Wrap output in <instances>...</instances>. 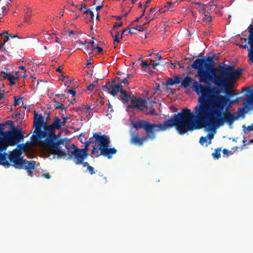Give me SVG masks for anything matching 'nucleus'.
Returning a JSON list of instances; mask_svg holds the SVG:
<instances>
[{
	"mask_svg": "<svg viewBox=\"0 0 253 253\" xmlns=\"http://www.w3.org/2000/svg\"><path fill=\"white\" fill-rule=\"evenodd\" d=\"M242 69L234 66L218 65L212 71V83L214 86H202V95L200 97L199 105L195 109L198 114L197 124L190 123L191 130L203 127L210 128L219 127L226 123L231 126L238 119L239 116L229 111L230 107L238 103L240 97L231 100L229 96L221 94L219 88L225 91H232V86L240 78Z\"/></svg>",
	"mask_w": 253,
	"mask_h": 253,
	"instance_id": "f257e3e1",
	"label": "nucleus"
},
{
	"mask_svg": "<svg viewBox=\"0 0 253 253\" xmlns=\"http://www.w3.org/2000/svg\"><path fill=\"white\" fill-rule=\"evenodd\" d=\"M44 119L42 114L34 113V134L31 136L34 143L42 142L52 154L63 156L65 153L61 150L60 145L63 144L64 140L58 138L55 133V129H60L62 126L61 120L55 116L54 121L49 125L44 126Z\"/></svg>",
	"mask_w": 253,
	"mask_h": 253,
	"instance_id": "f03ea898",
	"label": "nucleus"
},
{
	"mask_svg": "<svg viewBox=\"0 0 253 253\" xmlns=\"http://www.w3.org/2000/svg\"><path fill=\"white\" fill-rule=\"evenodd\" d=\"M190 112L186 109L182 112L175 114L173 117L163 123H151L147 121H137L133 124V126L136 130L143 128L146 133L156 134V131H164L172 126H175L176 129L180 134H184L188 131H191L189 123L186 122Z\"/></svg>",
	"mask_w": 253,
	"mask_h": 253,
	"instance_id": "7ed1b4c3",
	"label": "nucleus"
},
{
	"mask_svg": "<svg viewBox=\"0 0 253 253\" xmlns=\"http://www.w3.org/2000/svg\"><path fill=\"white\" fill-rule=\"evenodd\" d=\"M193 83V84L192 85L193 90L197 94L199 95V97L198 98V104L194 108V112H191L190 109L188 108H185L182 110L181 112H182L183 110L187 109L189 110L190 112V114L188 116L187 120H186V122L187 121L188 123H192L194 124H196V121L198 120V114L196 112L195 109L199 105V100L200 97L202 95V87L200 85L202 86H211L210 84H199V82L192 79L191 77L189 76H186L184 78L182 81L181 83V86L184 87V88H187L188 86H189L191 83Z\"/></svg>",
	"mask_w": 253,
	"mask_h": 253,
	"instance_id": "20e7f679",
	"label": "nucleus"
},
{
	"mask_svg": "<svg viewBox=\"0 0 253 253\" xmlns=\"http://www.w3.org/2000/svg\"><path fill=\"white\" fill-rule=\"evenodd\" d=\"M9 161L12 163L16 169H24L30 176H33L32 170L37 167L36 162L34 161H26L21 156V153L17 149H15L9 154Z\"/></svg>",
	"mask_w": 253,
	"mask_h": 253,
	"instance_id": "39448f33",
	"label": "nucleus"
},
{
	"mask_svg": "<svg viewBox=\"0 0 253 253\" xmlns=\"http://www.w3.org/2000/svg\"><path fill=\"white\" fill-rule=\"evenodd\" d=\"M4 137H0V144L4 149H7L8 146H13L23 140L24 136L22 133V128H17L13 127L10 130L5 131Z\"/></svg>",
	"mask_w": 253,
	"mask_h": 253,
	"instance_id": "423d86ee",
	"label": "nucleus"
},
{
	"mask_svg": "<svg viewBox=\"0 0 253 253\" xmlns=\"http://www.w3.org/2000/svg\"><path fill=\"white\" fill-rule=\"evenodd\" d=\"M210 66L211 65L206 62L205 58H198L191 65L192 68L198 70L197 77L199 78L200 83L206 84L210 79V75L208 73Z\"/></svg>",
	"mask_w": 253,
	"mask_h": 253,
	"instance_id": "0eeeda50",
	"label": "nucleus"
},
{
	"mask_svg": "<svg viewBox=\"0 0 253 253\" xmlns=\"http://www.w3.org/2000/svg\"><path fill=\"white\" fill-rule=\"evenodd\" d=\"M102 90L108 91L113 96L115 97L117 94L120 92V97L122 101L124 103H128L130 101L131 97L128 93L123 89L121 83L116 84L114 80L112 82H108L103 86Z\"/></svg>",
	"mask_w": 253,
	"mask_h": 253,
	"instance_id": "6e6552de",
	"label": "nucleus"
},
{
	"mask_svg": "<svg viewBox=\"0 0 253 253\" xmlns=\"http://www.w3.org/2000/svg\"><path fill=\"white\" fill-rule=\"evenodd\" d=\"M92 137L93 138V143L96 145V142H98L97 146H92V152L90 155L91 157L94 158V154H97V152H99L100 149L105 147L109 146L110 140L108 136L105 134L102 135L100 132L94 133Z\"/></svg>",
	"mask_w": 253,
	"mask_h": 253,
	"instance_id": "1a4fd4ad",
	"label": "nucleus"
},
{
	"mask_svg": "<svg viewBox=\"0 0 253 253\" xmlns=\"http://www.w3.org/2000/svg\"><path fill=\"white\" fill-rule=\"evenodd\" d=\"M246 99L243 108H239L238 111L239 115H243L248 111L253 110V89L250 90L246 94Z\"/></svg>",
	"mask_w": 253,
	"mask_h": 253,
	"instance_id": "9d476101",
	"label": "nucleus"
},
{
	"mask_svg": "<svg viewBox=\"0 0 253 253\" xmlns=\"http://www.w3.org/2000/svg\"><path fill=\"white\" fill-rule=\"evenodd\" d=\"M156 137V134L146 133L145 136L139 137L138 134H133L130 138V143L139 146H142L144 142L149 140H153Z\"/></svg>",
	"mask_w": 253,
	"mask_h": 253,
	"instance_id": "9b49d317",
	"label": "nucleus"
},
{
	"mask_svg": "<svg viewBox=\"0 0 253 253\" xmlns=\"http://www.w3.org/2000/svg\"><path fill=\"white\" fill-rule=\"evenodd\" d=\"M86 141L85 140V141L84 142V143H85L84 148L80 149V164H82L84 167H86V169H87L88 167L90 166L87 162H84V161L88 157L87 151L88 150L89 145L90 144H93L94 141L92 139Z\"/></svg>",
	"mask_w": 253,
	"mask_h": 253,
	"instance_id": "f8f14e48",
	"label": "nucleus"
},
{
	"mask_svg": "<svg viewBox=\"0 0 253 253\" xmlns=\"http://www.w3.org/2000/svg\"><path fill=\"white\" fill-rule=\"evenodd\" d=\"M109 146L105 147L100 149V153L97 152V154H94V157H98L100 156H103L107 157L109 159L112 158V156L116 154L117 152V149L115 147L109 148Z\"/></svg>",
	"mask_w": 253,
	"mask_h": 253,
	"instance_id": "ddd939ff",
	"label": "nucleus"
},
{
	"mask_svg": "<svg viewBox=\"0 0 253 253\" xmlns=\"http://www.w3.org/2000/svg\"><path fill=\"white\" fill-rule=\"evenodd\" d=\"M67 152H65V155L63 156L67 157L69 155V158L74 156L75 162L76 164H79V149L75 145L72 144V146L67 147Z\"/></svg>",
	"mask_w": 253,
	"mask_h": 253,
	"instance_id": "4468645a",
	"label": "nucleus"
},
{
	"mask_svg": "<svg viewBox=\"0 0 253 253\" xmlns=\"http://www.w3.org/2000/svg\"><path fill=\"white\" fill-rule=\"evenodd\" d=\"M130 102L131 105H129V107L145 111L143 109V107L145 106V105L146 103V101L145 99H143L141 97H135L134 99H131Z\"/></svg>",
	"mask_w": 253,
	"mask_h": 253,
	"instance_id": "2eb2a0df",
	"label": "nucleus"
},
{
	"mask_svg": "<svg viewBox=\"0 0 253 253\" xmlns=\"http://www.w3.org/2000/svg\"><path fill=\"white\" fill-rule=\"evenodd\" d=\"M2 145L0 144V164L3 165L5 168H9L10 166V164L7 161V159H9V155H8L6 153L4 152L2 153L3 151H4L6 149H4Z\"/></svg>",
	"mask_w": 253,
	"mask_h": 253,
	"instance_id": "dca6fc26",
	"label": "nucleus"
},
{
	"mask_svg": "<svg viewBox=\"0 0 253 253\" xmlns=\"http://www.w3.org/2000/svg\"><path fill=\"white\" fill-rule=\"evenodd\" d=\"M80 46H81L80 50H82L84 53L90 54L92 52V47L89 42L85 41L84 42L80 41Z\"/></svg>",
	"mask_w": 253,
	"mask_h": 253,
	"instance_id": "f3484780",
	"label": "nucleus"
},
{
	"mask_svg": "<svg viewBox=\"0 0 253 253\" xmlns=\"http://www.w3.org/2000/svg\"><path fill=\"white\" fill-rule=\"evenodd\" d=\"M84 17V22L87 23L93 20L94 14L92 11L90 9H86L85 11H83L82 15H80V17Z\"/></svg>",
	"mask_w": 253,
	"mask_h": 253,
	"instance_id": "a211bd4d",
	"label": "nucleus"
},
{
	"mask_svg": "<svg viewBox=\"0 0 253 253\" xmlns=\"http://www.w3.org/2000/svg\"><path fill=\"white\" fill-rule=\"evenodd\" d=\"M215 54H213L212 56H208L206 59V62L207 61L209 63H208L209 65H211V66H210V70L209 71H210V72L211 73V74H212V71L213 69H214L215 68H213V63H214V58L215 57ZM212 78H213V75H212V77L211 78V80H212Z\"/></svg>",
	"mask_w": 253,
	"mask_h": 253,
	"instance_id": "6ab92c4d",
	"label": "nucleus"
},
{
	"mask_svg": "<svg viewBox=\"0 0 253 253\" xmlns=\"http://www.w3.org/2000/svg\"><path fill=\"white\" fill-rule=\"evenodd\" d=\"M93 138L92 137L89 138L88 132L84 131L80 133V142L83 144H85V143H84L85 140L87 141L89 140V139H92L93 140Z\"/></svg>",
	"mask_w": 253,
	"mask_h": 253,
	"instance_id": "aec40b11",
	"label": "nucleus"
},
{
	"mask_svg": "<svg viewBox=\"0 0 253 253\" xmlns=\"http://www.w3.org/2000/svg\"><path fill=\"white\" fill-rule=\"evenodd\" d=\"M154 104V102L153 101H149L148 103H146V105H145L144 108L147 109L148 106L151 108V110L149 112L145 111L146 114L147 115H154L155 113V111L154 109H153V107Z\"/></svg>",
	"mask_w": 253,
	"mask_h": 253,
	"instance_id": "412c9836",
	"label": "nucleus"
},
{
	"mask_svg": "<svg viewBox=\"0 0 253 253\" xmlns=\"http://www.w3.org/2000/svg\"><path fill=\"white\" fill-rule=\"evenodd\" d=\"M208 138L211 139L213 138V135L211 134H208L206 137L202 136L200 139L199 142L202 145H203L204 144L207 142Z\"/></svg>",
	"mask_w": 253,
	"mask_h": 253,
	"instance_id": "4be33fe9",
	"label": "nucleus"
},
{
	"mask_svg": "<svg viewBox=\"0 0 253 253\" xmlns=\"http://www.w3.org/2000/svg\"><path fill=\"white\" fill-rule=\"evenodd\" d=\"M221 150V149L220 148H217L215 149L214 152L212 154V156L213 157V158L215 159H218L220 157Z\"/></svg>",
	"mask_w": 253,
	"mask_h": 253,
	"instance_id": "5701e85b",
	"label": "nucleus"
},
{
	"mask_svg": "<svg viewBox=\"0 0 253 253\" xmlns=\"http://www.w3.org/2000/svg\"><path fill=\"white\" fill-rule=\"evenodd\" d=\"M97 85H98V80H96L94 82H93L92 83L90 84L87 86V90L92 91L93 90L94 88Z\"/></svg>",
	"mask_w": 253,
	"mask_h": 253,
	"instance_id": "b1692460",
	"label": "nucleus"
},
{
	"mask_svg": "<svg viewBox=\"0 0 253 253\" xmlns=\"http://www.w3.org/2000/svg\"><path fill=\"white\" fill-rule=\"evenodd\" d=\"M243 130L245 133H248V132L251 131L253 130V125H251V126H246L245 125H244L242 126Z\"/></svg>",
	"mask_w": 253,
	"mask_h": 253,
	"instance_id": "393cba45",
	"label": "nucleus"
},
{
	"mask_svg": "<svg viewBox=\"0 0 253 253\" xmlns=\"http://www.w3.org/2000/svg\"><path fill=\"white\" fill-rule=\"evenodd\" d=\"M6 77H7V80L9 82L13 80H15L16 79H18L19 77H15L14 75H13L9 73H6V75H5Z\"/></svg>",
	"mask_w": 253,
	"mask_h": 253,
	"instance_id": "a878e982",
	"label": "nucleus"
},
{
	"mask_svg": "<svg viewBox=\"0 0 253 253\" xmlns=\"http://www.w3.org/2000/svg\"><path fill=\"white\" fill-rule=\"evenodd\" d=\"M112 37L114 38V47L116 48V44H118L120 42V40L119 38V33L118 32H117L114 36L112 34Z\"/></svg>",
	"mask_w": 253,
	"mask_h": 253,
	"instance_id": "bb28decb",
	"label": "nucleus"
},
{
	"mask_svg": "<svg viewBox=\"0 0 253 253\" xmlns=\"http://www.w3.org/2000/svg\"><path fill=\"white\" fill-rule=\"evenodd\" d=\"M54 102L56 103V104L55 105V108L56 109H60L62 111L66 109V107L62 103H59L56 101H54Z\"/></svg>",
	"mask_w": 253,
	"mask_h": 253,
	"instance_id": "cd10ccee",
	"label": "nucleus"
},
{
	"mask_svg": "<svg viewBox=\"0 0 253 253\" xmlns=\"http://www.w3.org/2000/svg\"><path fill=\"white\" fill-rule=\"evenodd\" d=\"M203 21H206L209 23L211 22L212 21V18L211 16H209L207 14H204V17L202 18Z\"/></svg>",
	"mask_w": 253,
	"mask_h": 253,
	"instance_id": "c85d7f7f",
	"label": "nucleus"
},
{
	"mask_svg": "<svg viewBox=\"0 0 253 253\" xmlns=\"http://www.w3.org/2000/svg\"><path fill=\"white\" fill-rule=\"evenodd\" d=\"M152 62H153V60H151L150 63H147L146 61L142 60L141 64V67L142 68L147 67L149 66V65H150L151 64H152Z\"/></svg>",
	"mask_w": 253,
	"mask_h": 253,
	"instance_id": "c756f323",
	"label": "nucleus"
},
{
	"mask_svg": "<svg viewBox=\"0 0 253 253\" xmlns=\"http://www.w3.org/2000/svg\"><path fill=\"white\" fill-rule=\"evenodd\" d=\"M166 84L168 86H172L173 84H174L175 83L173 81V79L172 78H169V79L167 80Z\"/></svg>",
	"mask_w": 253,
	"mask_h": 253,
	"instance_id": "7c9ffc66",
	"label": "nucleus"
},
{
	"mask_svg": "<svg viewBox=\"0 0 253 253\" xmlns=\"http://www.w3.org/2000/svg\"><path fill=\"white\" fill-rule=\"evenodd\" d=\"M86 171H87L91 174L95 173L96 171V170H95L94 168L91 166H88V168L86 169Z\"/></svg>",
	"mask_w": 253,
	"mask_h": 253,
	"instance_id": "2f4dec72",
	"label": "nucleus"
},
{
	"mask_svg": "<svg viewBox=\"0 0 253 253\" xmlns=\"http://www.w3.org/2000/svg\"><path fill=\"white\" fill-rule=\"evenodd\" d=\"M64 74L65 73L63 74H61V77L60 78V80L64 81L65 79H69V82H71L72 81V79L71 78H70L69 76H65Z\"/></svg>",
	"mask_w": 253,
	"mask_h": 253,
	"instance_id": "473e14b6",
	"label": "nucleus"
},
{
	"mask_svg": "<svg viewBox=\"0 0 253 253\" xmlns=\"http://www.w3.org/2000/svg\"><path fill=\"white\" fill-rule=\"evenodd\" d=\"M89 109H90V107L89 106H85L84 109V108L81 109V108L80 107V112H81L82 113H85L86 114L88 113V114H89V111H88V110Z\"/></svg>",
	"mask_w": 253,
	"mask_h": 253,
	"instance_id": "72a5a7b5",
	"label": "nucleus"
},
{
	"mask_svg": "<svg viewBox=\"0 0 253 253\" xmlns=\"http://www.w3.org/2000/svg\"><path fill=\"white\" fill-rule=\"evenodd\" d=\"M5 126V124H0V137H4L5 136V131H3L2 127Z\"/></svg>",
	"mask_w": 253,
	"mask_h": 253,
	"instance_id": "f704fd0d",
	"label": "nucleus"
},
{
	"mask_svg": "<svg viewBox=\"0 0 253 253\" xmlns=\"http://www.w3.org/2000/svg\"><path fill=\"white\" fill-rule=\"evenodd\" d=\"M14 102L13 103V106H16L17 105H19L20 104V100L21 99L20 97H18V99H17V96H14Z\"/></svg>",
	"mask_w": 253,
	"mask_h": 253,
	"instance_id": "c9c22d12",
	"label": "nucleus"
},
{
	"mask_svg": "<svg viewBox=\"0 0 253 253\" xmlns=\"http://www.w3.org/2000/svg\"><path fill=\"white\" fill-rule=\"evenodd\" d=\"M67 93L71 94L73 97H74L76 95V91L74 88H71L67 90Z\"/></svg>",
	"mask_w": 253,
	"mask_h": 253,
	"instance_id": "e433bc0d",
	"label": "nucleus"
},
{
	"mask_svg": "<svg viewBox=\"0 0 253 253\" xmlns=\"http://www.w3.org/2000/svg\"><path fill=\"white\" fill-rule=\"evenodd\" d=\"M30 17V15L27 14L24 17V22L27 23L28 24H31V22L29 21Z\"/></svg>",
	"mask_w": 253,
	"mask_h": 253,
	"instance_id": "4c0bfd02",
	"label": "nucleus"
},
{
	"mask_svg": "<svg viewBox=\"0 0 253 253\" xmlns=\"http://www.w3.org/2000/svg\"><path fill=\"white\" fill-rule=\"evenodd\" d=\"M172 78L173 79V81H174L175 84H178L180 83V78L179 76H173V77Z\"/></svg>",
	"mask_w": 253,
	"mask_h": 253,
	"instance_id": "58836bf2",
	"label": "nucleus"
},
{
	"mask_svg": "<svg viewBox=\"0 0 253 253\" xmlns=\"http://www.w3.org/2000/svg\"><path fill=\"white\" fill-rule=\"evenodd\" d=\"M118 83H121V85H122V84H124L125 85H127L129 84L127 78H125L122 81Z\"/></svg>",
	"mask_w": 253,
	"mask_h": 253,
	"instance_id": "ea45409f",
	"label": "nucleus"
},
{
	"mask_svg": "<svg viewBox=\"0 0 253 253\" xmlns=\"http://www.w3.org/2000/svg\"><path fill=\"white\" fill-rule=\"evenodd\" d=\"M7 73L5 72H1L0 73V80H5V79H7V77H5V75H6Z\"/></svg>",
	"mask_w": 253,
	"mask_h": 253,
	"instance_id": "a19ab883",
	"label": "nucleus"
},
{
	"mask_svg": "<svg viewBox=\"0 0 253 253\" xmlns=\"http://www.w3.org/2000/svg\"><path fill=\"white\" fill-rule=\"evenodd\" d=\"M222 153L227 156H230L232 154L231 151H229L227 149H224L222 151Z\"/></svg>",
	"mask_w": 253,
	"mask_h": 253,
	"instance_id": "79ce46f5",
	"label": "nucleus"
},
{
	"mask_svg": "<svg viewBox=\"0 0 253 253\" xmlns=\"http://www.w3.org/2000/svg\"><path fill=\"white\" fill-rule=\"evenodd\" d=\"M4 124H5V125H9L10 126V129H11L12 127H14L13 123L11 120L7 121Z\"/></svg>",
	"mask_w": 253,
	"mask_h": 253,
	"instance_id": "37998d69",
	"label": "nucleus"
},
{
	"mask_svg": "<svg viewBox=\"0 0 253 253\" xmlns=\"http://www.w3.org/2000/svg\"><path fill=\"white\" fill-rule=\"evenodd\" d=\"M227 95L226 96H229V97L230 98V97L233 96L235 94L234 93L233 90H232V91L231 92L230 90H228L227 91H225Z\"/></svg>",
	"mask_w": 253,
	"mask_h": 253,
	"instance_id": "c03bdc74",
	"label": "nucleus"
},
{
	"mask_svg": "<svg viewBox=\"0 0 253 253\" xmlns=\"http://www.w3.org/2000/svg\"><path fill=\"white\" fill-rule=\"evenodd\" d=\"M2 12L4 14H5L8 12L9 9L8 7H7L6 6H3L1 8Z\"/></svg>",
	"mask_w": 253,
	"mask_h": 253,
	"instance_id": "a18cd8bd",
	"label": "nucleus"
},
{
	"mask_svg": "<svg viewBox=\"0 0 253 253\" xmlns=\"http://www.w3.org/2000/svg\"><path fill=\"white\" fill-rule=\"evenodd\" d=\"M174 3L171 2H167L166 3L165 7L168 9L170 8L171 6H173Z\"/></svg>",
	"mask_w": 253,
	"mask_h": 253,
	"instance_id": "49530a36",
	"label": "nucleus"
},
{
	"mask_svg": "<svg viewBox=\"0 0 253 253\" xmlns=\"http://www.w3.org/2000/svg\"><path fill=\"white\" fill-rule=\"evenodd\" d=\"M30 139H31V137L30 138ZM32 143H34V142L32 141V139H31V141H27L26 142V143L25 144V145L27 147H29L31 146ZM41 143V142H40V143ZM34 144H39V143H34Z\"/></svg>",
	"mask_w": 253,
	"mask_h": 253,
	"instance_id": "de8ad7c7",
	"label": "nucleus"
},
{
	"mask_svg": "<svg viewBox=\"0 0 253 253\" xmlns=\"http://www.w3.org/2000/svg\"><path fill=\"white\" fill-rule=\"evenodd\" d=\"M206 6L205 5H203V7L201 9L199 10V12L200 13H202V14H206V8L205 7Z\"/></svg>",
	"mask_w": 253,
	"mask_h": 253,
	"instance_id": "09e8293b",
	"label": "nucleus"
},
{
	"mask_svg": "<svg viewBox=\"0 0 253 253\" xmlns=\"http://www.w3.org/2000/svg\"><path fill=\"white\" fill-rule=\"evenodd\" d=\"M89 43L90 44V46H91L92 51L95 49V47L97 46L95 44L94 42L93 41H90L89 42Z\"/></svg>",
	"mask_w": 253,
	"mask_h": 253,
	"instance_id": "8fccbe9b",
	"label": "nucleus"
},
{
	"mask_svg": "<svg viewBox=\"0 0 253 253\" xmlns=\"http://www.w3.org/2000/svg\"><path fill=\"white\" fill-rule=\"evenodd\" d=\"M133 30H136L137 29L139 31H143L142 28V26L140 25H137L136 26V27L135 28H132Z\"/></svg>",
	"mask_w": 253,
	"mask_h": 253,
	"instance_id": "3c124183",
	"label": "nucleus"
},
{
	"mask_svg": "<svg viewBox=\"0 0 253 253\" xmlns=\"http://www.w3.org/2000/svg\"><path fill=\"white\" fill-rule=\"evenodd\" d=\"M122 26H123V23L122 22H121V23H115L114 26H113V28H117L118 27H121Z\"/></svg>",
	"mask_w": 253,
	"mask_h": 253,
	"instance_id": "603ef678",
	"label": "nucleus"
},
{
	"mask_svg": "<svg viewBox=\"0 0 253 253\" xmlns=\"http://www.w3.org/2000/svg\"><path fill=\"white\" fill-rule=\"evenodd\" d=\"M151 0H147L145 1V4L143 5V7L144 11L145 10L146 8L147 7V4L150 3Z\"/></svg>",
	"mask_w": 253,
	"mask_h": 253,
	"instance_id": "864d4df0",
	"label": "nucleus"
},
{
	"mask_svg": "<svg viewBox=\"0 0 253 253\" xmlns=\"http://www.w3.org/2000/svg\"><path fill=\"white\" fill-rule=\"evenodd\" d=\"M62 118H63V121H61V125H62V126H64L65 125L66 123V119H67V118L66 117H64L63 116H62Z\"/></svg>",
	"mask_w": 253,
	"mask_h": 253,
	"instance_id": "5fc2aeb1",
	"label": "nucleus"
},
{
	"mask_svg": "<svg viewBox=\"0 0 253 253\" xmlns=\"http://www.w3.org/2000/svg\"><path fill=\"white\" fill-rule=\"evenodd\" d=\"M95 49H97L99 53H100L103 51V49L101 47L99 46L98 45H97L95 47Z\"/></svg>",
	"mask_w": 253,
	"mask_h": 253,
	"instance_id": "6e6d98bb",
	"label": "nucleus"
},
{
	"mask_svg": "<svg viewBox=\"0 0 253 253\" xmlns=\"http://www.w3.org/2000/svg\"><path fill=\"white\" fill-rule=\"evenodd\" d=\"M10 37V35H8V36H6L4 39V41H3V43L4 44L9 40V38Z\"/></svg>",
	"mask_w": 253,
	"mask_h": 253,
	"instance_id": "4d7b16f0",
	"label": "nucleus"
},
{
	"mask_svg": "<svg viewBox=\"0 0 253 253\" xmlns=\"http://www.w3.org/2000/svg\"><path fill=\"white\" fill-rule=\"evenodd\" d=\"M56 71L57 72H59L62 74H64V73L62 71V69H61V66H59L58 68H56Z\"/></svg>",
	"mask_w": 253,
	"mask_h": 253,
	"instance_id": "13d9d810",
	"label": "nucleus"
},
{
	"mask_svg": "<svg viewBox=\"0 0 253 253\" xmlns=\"http://www.w3.org/2000/svg\"><path fill=\"white\" fill-rule=\"evenodd\" d=\"M75 34V32L73 30H71L69 32L68 35L70 37L74 36Z\"/></svg>",
	"mask_w": 253,
	"mask_h": 253,
	"instance_id": "bf43d9fd",
	"label": "nucleus"
},
{
	"mask_svg": "<svg viewBox=\"0 0 253 253\" xmlns=\"http://www.w3.org/2000/svg\"><path fill=\"white\" fill-rule=\"evenodd\" d=\"M84 9H85L86 10L85 5V4H82L80 5V11L83 10Z\"/></svg>",
	"mask_w": 253,
	"mask_h": 253,
	"instance_id": "052dcab7",
	"label": "nucleus"
},
{
	"mask_svg": "<svg viewBox=\"0 0 253 253\" xmlns=\"http://www.w3.org/2000/svg\"><path fill=\"white\" fill-rule=\"evenodd\" d=\"M103 2H102L101 3H102ZM103 7V4H101L100 5H98L96 7V10L97 11H98L99 10H100Z\"/></svg>",
	"mask_w": 253,
	"mask_h": 253,
	"instance_id": "680f3d73",
	"label": "nucleus"
},
{
	"mask_svg": "<svg viewBox=\"0 0 253 253\" xmlns=\"http://www.w3.org/2000/svg\"><path fill=\"white\" fill-rule=\"evenodd\" d=\"M145 19L147 20H152L153 19V18H151V16H150V14H149L148 15H147L146 17H145Z\"/></svg>",
	"mask_w": 253,
	"mask_h": 253,
	"instance_id": "e2e57ef3",
	"label": "nucleus"
},
{
	"mask_svg": "<svg viewBox=\"0 0 253 253\" xmlns=\"http://www.w3.org/2000/svg\"><path fill=\"white\" fill-rule=\"evenodd\" d=\"M43 176L47 179H49L50 178V175L48 173L43 174Z\"/></svg>",
	"mask_w": 253,
	"mask_h": 253,
	"instance_id": "0e129e2a",
	"label": "nucleus"
},
{
	"mask_svg": "<svg viewBox=\"0 0 253 253\" xmlns=\"http://www.w3.org/2000/svg\"><path fill=\"white\" fill-rule=\"evenodd\" d=\"M19 69H22V70H24V73H25V72H26V68H25V66H22H22H20L19 67Z\"/></svg>",
	"mask_w": 253,
	"mask_h": 253,
	"instance_id": "69168bd1",
	"label": "nucleus"
},
{
	"mask_svg": "<svg viewBox=\"0 0 253 253\" xmlns=\"http://www.w3.org/2000/svg\"><path fill=\"white\" fill-rule=\"evenodd\" d=\"M156 59H158L159 60H160L162 59V57L160 54H157L156 55Z\"/></svg>",
	"mask_w": 253,
	"mask_h": 253,
	"instance_id": "338daca9",
	"label": "nucleus"
},
{
	"mask_svg": "<svg viewBox=\"0 0 253 253\" xmlns=\"http://www.w3.org/2000/svg\"><path fill=\"white\" fill-rule=\"evenodd\" d=\"M9 84L10 85H13L15 84V80L9 81Z\"/></svg>",
	"mask_w": 253,
	"mask_h": 253,
	"instance_id": "774afa93",
	"label": "nucleus"
}]
</instances>
